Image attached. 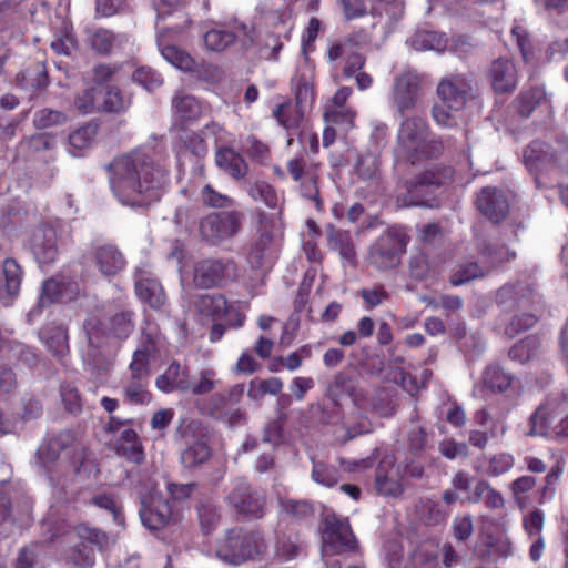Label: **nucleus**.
<instances>
[{
  "mask_svg": "<svg viewBox=\"0 0 568 568\" xmlns=\"http://www.w3.org/2000/svg\"><path fill=\"white\" fill-rule=\"evenodd\" d=\"M110 187L124 206L145 207L159 201L168 183V170L152 158L150 149H136L110 165Z\"/></svg>",
  "mask_w": 568,
  "mask_h": 568,
  "instance_id": "1",
  "label": "nucleus"
},
{
  "mask_svg": "<svg viewBox=\"0 0 568 568\" xmlns=\"http://www.w3.org/2000/svg\"><path fill=\"white\" fill-rule=\"evenodd\" d=\"M497 302L505 308L517 306L520 311L513 316L505 328V333L510 337L532 327L541 314V297L530 283L517 282L504 285L497 293Z\"/></svg>",
  "mask_w": 568,
  "mask_h": 568,
  "instance_id": "2",
  "label": "nucleus"
},
{
  "mask_svg": "<svg viewBox=\"0 0 568 568\" xmlns=\"http://www.w3.org/2000/svg\"><path fill=\"white\" fill-rule=\"evenodd\" d=\"M292 91L295 103L284 101L273 110V116L277 123L287 130L296 129L300 125L315 100L314 70L307 59L297 65L292 78Z\"/></svg>",
  "mask_w": 568,
  "mask_h": 568,
  "instance_id": "3",
  "label": "nucleus"
},
{
  "mask_svg": "<svg viewBox=\"0 0 568 568\" xmlns=\"http://www.w3.org/2000/svg\"><path fill=\"white\" fill-rule=\"evenodd\" d=\"M470 91L466 75L449 74L440 79L436 89L439 102L433 108L435 122L443 128L456 125V114L466 105Z\"/></svg>",
  "mask_w": 568,
  "mask_h": 568,
  "instance_id": "4",
  "label": "nucleus"
},
{
  "mask_svg": "<svg viewBox=\"0 0 568 568\" xmlns=\"http://www.w3.org/2000/svg\"><path fill=\"white\" fill-rule=\"evenodd\" d=\"M435 149L429 135V128L424 119L413 116L400 123L394 151L397 160L409 161L414 164L430 156Z\"/></svg>",
  "mask_w": 568,
  "mask_h": 568,
  "instance_id": "5",
  "label": "nucleus"
},
{
  "mask_svg": "<svg viewBox=\"0 0 568 568\" xmlns=\"http://www.w3.org/2000/svg\"><path fill=\"white\" fill-rule=\"evenodd\" d=\"M449 178V172L427 170L413 180L400 183L395 191L398 207L437 205L435 190Z\"/></svg>",
  "mask_w": 568,
  "mask_h": 568,
  "instance_id": "6",
  "label": "nucleus"
},
{
  "mask_svg": "<svg viewBox=\"0 0 568 568\" xmlns=\"http://www.w3.org/2000/svg\"><path fill=\"white\" fill-rule=\"evenodd\" d=\"M265 542L260 532L244 531L241 528L230 529L225 537L219 540L216 556L231 565H240L265 551Z\"/></svg>",
  "mask_w": 568,
  "mask_h": 568,
  "instance_id": "7",
  "label": "nucleus"
},
{
  "mask_svg": "<svg viewBox=\"0 0 568 568\" xmlns=\"http://www.w3.org/2000/svg\"><path fill=\"white\" fill-rule=\"evenodd\" d=\"M409 243V235L403 226H393L371 245L368 261L378 270H390L400 263Z\"/></svg>",
  "mask_w": 568,
  "mask_h": 568,
  "instance_id": "8",
  "label": "nucleus"
},
{
  "mask_svg": "<svg viewBox=\"0 0 568 568\" xmlns=\"http://www.w3.org/2000/svg\"><path fill=\"white\" fill-rule=\"evenodd\" d=\"M65 537L72 542L78 539L68 558L80 568L92 567L95 561V550H101L106 542L104 532L85 525L79 526L77 530L68 531Z\"/></svg>",
  "mask_w": 568,
  "mask_h": 568,
  "instance_id": "9",
  "label": "nucleus"
},
{
  "mask_svg": "<svg viewBox=\"0 0 568 568\" xmlns=\"http://www.w3.org/2000/svg\"><path fill=\"white\" fill-rule=\"evenodd\" d=\"M422 93V81L417 73L408 71L394 79L388 95L389 106L400 116L417 109Z\"/></svg>",
  "mask_w": 568,
  "mask_h": 568,
  "instance_id": "10",
  "label": "nucleus"
},
{
  "mask_svg": "<svg viewBox=\"0 0 568 568\" xmlns=\"http://www.w3.org/2000/svg\"><path fill=\"white\" fill-rule=\"evenodd\" d=\"M194 306L205 317L226 316L227 324L234 328L241 327L245 321V304L239 302L229 304L221 294H200L194 301Z\"/></svg>",
  "mask_w": 568,
  "mask_h": 568,
  "instance_id": "11",
  "label": "nucleus"
},
{
  "mask_svg": "<svg viewBox=\"0 0 568 568\" xmlns=\"http://www.w3.org/2000/svg\"><path fill=\"white\" fill-rule=\"evenodd\" d=\"M355 544V537L348 521L338 518L335 514H327L324 518V530L322 532L323 557L353 550Z\"/></svg>",
  "mask_w": 568,
  "mask_h": 568,
  "instance_id": "12",
  "label": "nucleus"
},
{
  "mask_svg": "<svg viewBox=\"0 0 568 568\" xmlns=\"http://www.w3.org/2000/svg\"><path fill=\"white\" fill-rule=\"evenodd\" d=\"M557 404L554 399L540 405L530 417L529 436H550L557 439L568 438V414L557 419Z\"/></svg>",
  "mask_w": 568,
  "mask_h": 568,
  "instance_id": "13",
  "label": "nucleus"
},
{
  "mask_svg": "<svg viewBox=\"0 0 568 568\" xmlns=\"http://www.w3.org/2000/svg\"><path fill=\"white\" fill-rule=\"evenodd\" d=\"M237 39L241 40L244 47L252 44L254 42V30L242 22L234 21L232 24L212 27L203 36L205 48L213 52H222Z\"/></svg>",
  "mask_w": 568,
  "mask_h": 568,
  "instance_id": "14",
  "label": "nucleus"
},
{
  "mask_svg": "<svg viewBox=\"0 0 568 568\" xmlns=\"http://www.w3.org/2000/svg\"><path fill=\"white\" fill-rule=\"evenodd\" d=\"M27 246L41 268L51 265L59 256L55 229L47 223L38 225L31 231Z\"/></svg>",
  "mask_w": 568,
  "mask_h": 568,
  "instance_id": "15",
  "label": "nucleus"
},
{
  "mask_svg": "<svg viewBox=\"0 0 568 568\" xmlns=\"http://www.w3.org/2000/svg\"><path fill=\"white\" fill-rule=\"evenodd\" d=\"M139 514L143 526L150 530L162 529L175 521L171 505L155 489L141 496Z\"/></svg>",
  "mask_w": 568,
  "mask_h": 568,
  "instance_id": "16",
  "label": "nucleus"
},
{
  "mask_svg": "<svg viewBox=\"0 0 568 568\" xmlns=\"http://www.w3.org/2000/svg\"><path fill=\"white\" fill-rule=\"evenodd\" d=\"M240 227V214L236 212L211 213L200 222L202 237L213 244L233 237Z\"/></svg>",
  "mask_w": 568,
  "mask_h": 568,
  "instance_id": "17",
  "label": "nucleus"
},
{
  "mask_svg": "<svg viewBox=\"0 0 568 568\" xmlns=\"http://www.w3.org/2000/svg\"><path fill=\"white\" fill-rule=\"evenodd\" d=\"M235 271L231 260L206 258L195 264L193 281L201 288H211L233 278Z\"/></svg>",
  "mask_w": 568,
  "mask_h": 568,
  "instance_id": "18",
  "label": "nucleus"
},
{
  "mask_svg": "<svg viewBox=\"0 0 568 568\" xmlns=\"http://www.w3.org/2000/svg\"><path fill=\"white\" fill-rule=\"evenodd\" d=\"M190 23L191 20L187 17H184L182 23H172L168 27H164L163 29H161V27L156 24V44L162 57L170 64L182 71L192 70L194 67V60L189 53L180 50L175 45L170 44L168 40V34L171 32H180Z\"/></svg>",
  "mask_w": 568,
  "mask_h": 568,
  "instance_id": "19",
  "label": "nucleus"
},
{
  "mask_svg": "<svg viewBox=\"0 0 568 568\" xmlns=\"http://www.w3.org/2000/svg\"><path fill=\"white\" fill-rule=\"evenodd\" d=\"M106 430L118 435L116 449L128 460L140 464L144 459V453L139 436L134 429L129 427L128 422L111 417Z\"/></svg>",
  "mask_w": 568,
  "mask_h": 568,
  "instance_id": "20",
  "label": "nucleus"
},
{
  "mask_svg": "<svg viewBox=\"0 0 568 568\" xmlns=\"http://www.w3.org/2000/svg\"><path fill=\"white\" fill-rule=\"evenodd\" d=\"M164 337L153 325H148L141 335L138 348L133 353L130 364H133L136 372H144V367L149 368V363L156 357L164 348Z\"/></svg>",
  "mask_w": 568,
  "mask_h": 568,
  "instance_id": "21",
  "label": "nucleus"
},
{
  "mask_svg": "<svg viewBox=\"0 0 568 568\" xmlns=\"http://www.w3.org/2000/svg\"><path fill=\"white\" fill-rule=\"evenodd\" d=\"M227 501L237 513L252 517H261L265 505L262 494L253 491L245 480L236 483L235 487L227 495Z\"/></svg>",
  "mask_w": 568,
  "mask_h": 568,
  "instance_id": "22",
  "label": "nucleus"
},
{
  "mask_svg": "<svg viewBox=\"0 0 568 568\" xmlns=\"http://www.w3.org/2000/svg\"><path fill=\"white\" fill-rule=\"evenodd\" d=\"M85 40L90 48L100 54L116 53L130 44V39L124 33H114L103 28H90L85 31Z\"/></svg>",
  "mask_w": 568,
  "mask_h": 568,
  "instance_id": "23",
  "label": "nucleus"
},
{
  "mask_svg": "<svg viewBox=\"0 0 568 568\" xmlns=\"http://www.w3.org/2000/svg\"><path fill=\"white\" fill-rule=\"evenodd\" d=\"M404 471L394 464L393 457L387 456L383 458L376 473V490L384 496H399L403 491L402 479Z\"/></svg>",
  "mask_w": 568,
  "mask_h": 568,
  "instance_id": "24",
  "label": "nucleus"
},
{
  "mask_svg": "<svg viewBox=\"0 0 568 568\" xmlns=\"http://www.w3.org/2000/svg\"><path fill=\"white\" fill-rule=\"evenodd\" d=\"M476 205L493 222L504 220L509 212L507 195L504 191L496 187H484L477 196Z\"/></svg>",
  "mask_w": 568,
  "mask_h": 568,
  "instance_id": "25",
  "label": "nucleus"
},
{
  "mask_svg": "<svg viewBox=\"0 0 568 568\" xmlns=\"http://www.w3.org/2000/svg\"><path fill=\"white\" fill-rule=\"evenodd\" d=\"M135 293L138 297L152 308H160L165 302L161 284L153 277L148 267H139L135 273Z\"/></svg>",
  "mask_w": 568,
  "mask_h": 568,
  "instance_id": "26",
  "label": "nucleus"
},
{
  "mask_svg": "<svg viewBox=\"0 0 568 568\" xmlns=\"http://www.w3.org/2000/svg\"><path fill=\"white\" fill-rule=\"evenodd\" d=\"M190 369L186 365L173 361L168 368L156 377V388L165 394L179 390L186 393L190 382Z\"/></svg>",
  "mask_w": 568,
  "mask_h": 568,
  "instance_id": "27",
  "label": "nucleus"
},
{
  "mask_svg": "<svg viewBox=\"0 0 568 568\" xmlns=\"http://www.w3.org/2000/svg\"><path fill=\"white\" fill-rule=\"evenodd\" d=\"M349 396L356 408H363L366 402V392L363 389L354 388L348 377L338 373L334 376L326 389V396L333 402L335 406L341 405V400L344 396Z\"/></svg>",
  "mask_w": 568,
  "mask_h": 568,
  "instance_id": "28",
  "label": "nucleus"
},
{
  "mask_svg": "<svg viewBox=\"0 0 568 568\" xmlns=\"http://www.w3.org/2000/svg\"><path fill=\"white\" fill-rule=\"evenodd\" d=\"M489 79L496 92H509L517 84V71L508 59H497L493 62Z\"/></svg>",
  "mask_w": 568,
  "mask_h": 568,
  "instance_id": "29",
  "label": "nucleus"
},
{
  "mask_svg": "<svg viewBox=\"0 0 568 568\" xmlns=\"http://www.w3.org/2000/svg\"><path fill=\"white\" fill-rule=\"evenodd\" d=\"M556 161L557 158L550 152L549 145L540 141L531 142L524 151V164L535 175Z\"/></svg>",
  "mask_w": 568,
  "mask_h": 568,
  "instance_id": "30",
  "label": "nucleus"
},
{
  "mask_svg": "<svg viewBox=\"0 0 568 568\" xmlns=\"http://www.w3.org/2000/svg\"><path fill=\"white\" fill-rule=\"evenodd\" d=\"M130 381L124 387L125 398L131 404H148L151 400V394L148 392L149 368L144 367V372H136L133 364L129 366Z\"/></svg>",
  "mask_w": 568,
  "mask_h": 568,
  "instance_id": "31",
  "label": "nucleus"
},
{
  "mask_svg": "<svg viewBox=\"0 0 568 568\" xmlns=\"http://www.w3.org/2000/svg\"><path fill=\"white\" fill-rule=\"evenodd\" d=\"M94 257L99 271L105 276L116 275L125 265L122 253L111 244L99 246Z\"/></svg>",
  "mask_w": 568,
  "mask_h": 568,
  "instance_id": "32",
  "label": "nucleus"
},
{
  "mask_svg": "<svg viewBox=\"0 0 568 568\" xmlns=\"http://www.w3.org/2000/svg\"><path fill=\"white\" fill-rule=\"evenodd\" d=\"M356 409L359 416L371 413L377 417H390L395 412V403L387 390L378 389L372 395L366 392L364 407Z\"/></svg>",
  "mask_w": 568,
  "mask_h": 568,
  "instance_id": "33",
  "label": "nucleus"
},
{
  "mask_svg": "<svg viewBox=\"0 0 568 568\" xmlns=\"http://www.w3.org/2000/svg\"><path fill=\"white\" fill-rule=\"evenodd\" d=\"M381 154L365 150L356 154L353 170L357 178L364 182L376 181L381 172Z\"/></svg>",
  "mask_w": 568,
  "mask_h": 568,
  "instance_id": "34",
  "label": "nucleus"
},
{
  "mask_svg": "<svg viewBox=\"0 0 568 568\" xmlns=\"http://www.w3.org/2000/svg\"><path fill=\"white\" fill-rule=\"evenodd\" d=\"M328 247L338 253L341 260L353 265L356 258L355 246L349 232L329 227L327 232Z\"/></svg>",
  "mask_w": 568,
  "mask_h": 568,
  "instance_id": "35",
  "label": "nucleus"
},
{
  "mask_svg": "<svg viewBox=\"0 0 568 568\" xmlns=\"http://www.w3.org/2000/svg\"><path fill=\"white\" fill-rule=\"evenodd\" d=\"M216 165L234 179H242L247 172L244 159L230 148L217 150L215 154Z\"/></svg>",
  "mask_w": 568,
  "mask_h": 568,
  "instance_id": "36",
  "label": "nucleus"
},
{
  "mask_svg": "<svg viewBox=\"0 0 568 568\" xmlns=\"http://www.w3.org/2000/svg\"><path fill=\"white\" fill-rule=\"evenodd\" d=\"M303 542L298 534L293 531H282L276 535L275 556L282 561L295 559L301 550Z\"/></svg>",
  "mask_w": 568,
  "mask_h": 568,
  "instance_id": "37",
  "label": "nucleus"
},
{
  "mask_svg": "<svg viewBox=\"0 0 568 568\" xmlns=\"http://www.w3.org/2000/svg\"><path fill=\"white\" fill-rule=\"evenodd\" d=\"M75 44L77 40L70 21L62 19L59 26L53 27L52 50L58 54L70 55Z\"/></svg>",
  "mask_w": 568,
  "mask_h": 568,
  "instance_id": "38",
  "label": "nucleus"
},
{
  "mask_svg": "<svg viewBox=\"0 0 568 568\" xmlns=\"http://www.w3.org/2000/svg\"><path fill=\"white\" fill-rule=\"evenodd\" d=\"M175 115L183 122L199 119L203 113V106L194 97L178 92L172 101Z\"/></svg>",
  "mask_w": 568,
  "mask_h": 568,
  "instance_id": "39",
  "label": "nucleus"
},
{
  "mask_svg": "<svg viewBox=\"0 0 568 568\" xmlns=\"http://www.w3.org/2000/svg\"><path fill=\"white\" fill-rule=\"evenodd\" d=\"M98 125L94 122H88L87 124L78 128L69 134V148L68 151L73 156L80 155V152L90 148L97 136Z\"/></svg>",
  "mask_w": 568,
  "mask_h": 568,
  "instance_id": "40",
  "label": "nucleus"
},
{
  "mask_svg": "<svg viewBox=\"0 0 568 568\" xmlns=\"http://www.w3.org/2000/svg\"><path fill=\"white\" fill-rule=\"evenodd\" d=\"M448 39L444 33L430 30H419L410 38V45L416 51L433 50L442 52L446 49Z\"/></svg>",
  "mask_w": 568,
  "mask_h": 568,
  "instance_id": "41",
  "label": "nucleus"
},
{
  "mask_svg": "<svg viewBox=\"0 0 568 568\" xmlns=\"http://www.w3.org/2000/svg\"><path fill=\"white\" fill-rule=\"evenodd\" d=\"M541 344L538 337L527 336L516 343L509 351V357L520 364H525L538 356Z\"/></svg>",
  "mask_w": 568,
  "mask_h": 568,
  "instance_id": "42",
  "label": "nucleus"
},
{
  "mask_svg": "<svg viewBox=\"0 0 568 568\" xmlns=\"http://www.w3.org/2000/svg\"><path fill=\"white\" fill-rule=\"evenodd\" d=\"M514 376L506 373L499 365L491 364L483 374V382L493 392L503 393L509 388Z\"/></svg>",
  "mask_w": 568,
  "mask_h": 568,
  "instance_id": "43",
  "label": "nucleus"
},
{
  "mask_svg": "<svg viewBox=\"0 0 568 568\" xmlns=\"http://www.w3.org/2000/svg\"><path fill=\"white\" fill-rule=\"evenodd\" d=\"M131 97L125 95L116 87H108L104 94L101 97L102 111L111 113L125 112L131 105Z\"/></svg>",
  "mask_w": 568,
  "mask_h": 568,
  "instance_id": "44",
  "label": "nucleus"
},
{
  "mask_svg": "<svg viewBox=\"0 0 568 568\" xmlns=\"http://www.w3.org/2000/svg\"><path fill=\"white\" fill-rule=\"evenodd\" d=\"M220 381L216 377V372L213 368H203L194 378L190 377L189 388L186 393L192 395H205L211 393Z\"/></svg>",
  "mask_w": 568,
  "mask_h": 568,
  "instance_id": "45",
  "label": "nucleus"
},
{
  "mask_svg": "<svg viewBox=\"0 0 568 568\" xmlns=\"http://www.w3.org/2000/svg\"><path fill=\"white\" fill-rule=\"evenodd\" d=\"M516 103L519 113L524 116H529L536 106L542 104L547 105L548 99L545 90L537 87L523 92Z\"/></svg>",
  "mask_w": 568,
  "mask_h": 568,
  "instance_id": "46",
  "label": "nucleus"
},
{
  "mask_svg": "<svg viewBox=\"0 0 568 568\" xmlns=\"http://www.w3.org/2000/svg\"><path fill=\"white\" fill-rule=\"evenodd\" d=\"M40 337L53 355L63 356L67 353L68 337L62 326L55 327L52 332L49 327L43 328L40 333Z\"/></svg>",
  "mask_w": 568,
  "mask_h": 568,
  "instance_id": "47",
  "label": "nucleus"
},
{
  "mask_svg": "<svg viewBox=\"0 0 568 568\" xmlns=\"http://www.w3.org/2000/svg\"><path fill=\"white\" fill-rule=\"evenodd\" d=\"M71 436L69 434L60 435L48 439L38 449L39 460L47 467L48 464L58 459L61 450L70 442Z\"/></svg>",
  "mask_w": 568,
  "mask_h": 568,
  "instance_id": "48",
  "label": "nucleus"
},
{
  "mask_svg": "<svg viewBox=\"0 0 568 568\" xmlns=\"http://www.w3.org/2000/svg\"><path fill=\"white\" fill-rule=\"evenodd\" d=\"M311 477L314 483L327 488L335 486L341 478L339 471L335 466L316 460H313Z\"/></svg>",
  "mask_w": 568,
  "mask_h": 568,
  "instance_id": "49",
  "label": "nucleus"
},
{
  "mask_svg": "<svg viewBox=\"0 0 568 568\" xmlns=\"http://www.w3.org/2000/svg\"><path fill=\"white\" fill-rule=\"evenodd\" d=\"M248 195L256 202H263L268 207L275 209L280 204V196L266 182L257 181L247 186Z\"/></svg>",
  "mask_w": 568,
  "mask_h": 568,
  "instance_id": "50",
  "label": "nucleus"
},
{
  "mask_svg": "<svg viewBox=\"0 0 568 568\" xmlns=\"http://www.w3.org/2000/svg\"><path fill=\"white\" fill-rule=\"evenodd\" d=\"M210 456V447L204 442L196 440L182 452L181 460L184 467L191 468L206 462Z\"/></svg>",
  "mask_w": 568,
  "mask_h": 568,
  "instance_id": "51",
  "label": "nucleus"
},
{
  "mask_svg": "<svg viewBox=\"0 0 568 568\" xmlns=\"http://www.w3.org/2000/svg\"><path fill=\"white\" fill-rule=\"evenodd\" d=\"M536 486V478L534 476H521L515 479L510 484V490L514 497L515 503L518 505L520 509L526 508L530 500L528 497V493H530Z\"/></svg>",
  "mask_w": 568,
  "mask_h": 568,
  "instance_id": "52",
  "label": "nucleus"
},
{
  "mask_svg": "<svg viewBox=\"0 0 568 568\" xmlns=\"http://www.w3.org/2000/svg\"><path fill=\"white\" fill-rule=\"evenodd\" d=\"M134 324L132 321V313L123 311L115 314L109 321L108 331L109 334L119 339H125L132 333Z\"/></svg>",
  "mask_w": 568,
  "mask_h": 568,
  "instance_id": "53",
  "label": "nucleus"
},
{
  "mask_svg": "<svg viewBox=\"0 0 568 568\" xmlns=\"http://www.w3.org/2000/svg\"><path fill=\"white\" fill-rule=\"evenodd\" d=\"M2 271L6 282V290L9 295H17L20 290L22 271L13 258H6L2 264Z\"/></svg>",
  "mask_w": 568,
  "mask_h": 568,
  "instance_id": "54",
  "label": "nucleus"
},
{
  "mask_svg": "<svg viewBox=\"0 0 568 568\" xmlns=\"http://www.w3.org/2000/svg\"><path fill=\"white\" fill-rule=\"evenodd\" d=\"M75 108L83 114L102 111L101 92L97 88H89L79 94L74 100Z\"/></svg>",
  "mask_w": 568,
  "mask_h": 568,
  "instance_id": "55",
  "label": "nucleus"
},
{
  "mask_svg": "<svg viewBox=\"0 0 568 568\" xmlns=\"http://www.w3.org/2000/svg\"><path fill=\"white\" fill-rule=\"evenodd\" d=\"M356 112L349 108H326L324 119L327 124H336L347 132L353 128Z\"/></svg>",
  "mask_w": 568,
  "mask_h": 568,
  "instance_id": "56",
  "label": "nucleus"
},
{
  "mask_svg": "<svg viewBox=\"0 0 568 568\" xmlns=\"http://www.w3.org/2000/svg\"><path fill=\"white\" fill-rule=\"evenodd\" d=\"M483 258L491 266L500 265L516 257V252L509 247L489 243L483 250Z\"/></svg>",
  "mask_w": 568,
  "mask_h": 568,
  "instance_id": "57",
  "label": "nucleus"
},
{
  "mask_svg": "<svg viewBox=\"0 0 568 568\" xmlns=\"http://www.w3.org/2000/svg\"><path fill=\"white\" fill-rule=\"evenodd\" d=\"M132 80L146 91H153L163 83L161 74L150 67L138 68L132 74Z\"/></svg>",
  "mask_w": 568,
  "mask_h": 568,
  "instance_id": "58",
  "label": "nucleus"
},
{
  "mask_svg": "<svg viewBox=\"0 0 568 568\" xmlns=\"http://www.w3.org/2000/svg\"><path fill=\"white\" fill-rule=\"evenodd\" d=\"M65 292L64 283L59 282L57 278H49L42 284L39 303L41 306L49 305L62 297Z\"/></svg>",
  "mask_w": 568,
  "mask_h": 568,
  "instance_id": "59",
  "label": "nucleus"
},
{
  "mask_svg": "<svg viewBox=\"0 0 568 568\" xmlns=\"http://www.w3.org/2000/svg\"><path fill=\"white\" fill-rule=\"evenodd\" d=\"M190 1L191 0H152V6L156 12V19L164 20L170 16L181 13ZM156 24L159 26V21H156Z\"/></svg>",
  "mask_w": 568,
  "mask_h": 568,
  "instance_id": "60",
  "label": "nucleus"
},
{
  "mask_svg": "<svg viewBox=\"0 0 568 568\" xmlns=\"http://www.w3.org/2000/svg\"><path fill=\"white\" fill-rule=\"evenodd\" d=\"M67 120V115L60 111L43 109L36 113L33 122L38 129H48L64 124Z\"/></svg>",
  "mask_w": 568,
  "mask_h": 568,
  "instance_id": "61",
  "label": "nucleus"
},
{
  "mask_svg": "<svg viewBox=\"0 0 568 568\" xmlns=\"http://www.w3.org/2000/svg\"><path fill=\"white\" fill-rule=\"evenodd\" d=\"M92 504L98 508L105 509L112 516L113 520L122 524L121 506L112 494H99L92 498Z\"/></svg>",
  "mask_w": 568,
  "mask_h": 568,
  "instance_id": "62",
  "label": "nucleus"
},
{
  "mask_svg": "<svg viewBox=\"0 0 568 568\" xmlns=\"http://www.w3.org/2000/svg\"><path fill=\"white\" fill-rule=\"evenodd\" d=\"M439 453L447 459L466 458L469 454L467 444L446 438L438 445Z\"/></svg>",
  "mask_w": 568,
  "mask_h": 568,
  "instance_id": "63",
  "label": "nucleus"
},
{
  "mask_svg": "<svg viewBox=\"0 0 568 568\" xmlns=\"http://www.w3.org/2000/svg\"><path fill=\"white\" fill-rule=\"evenodd\" d=\"M452 530L457 540L468 539L474 531L473 517L470 515H457L452 523Z\"/></svg>",
  "mask_w": 568,
  "mask_h": 568,
  "instance_id": "64",
  "label": "nucleus"
}]
</instances>
